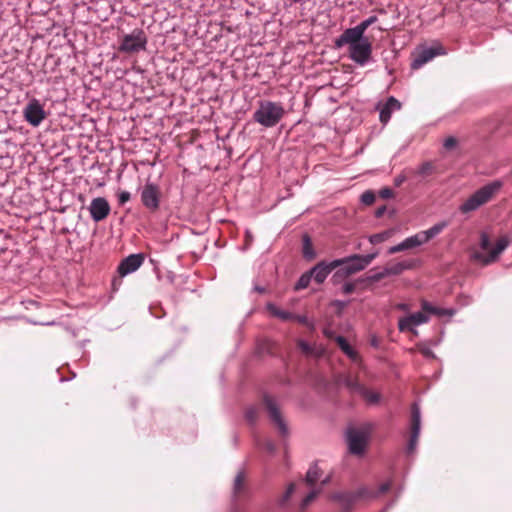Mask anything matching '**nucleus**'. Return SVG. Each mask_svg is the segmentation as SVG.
I'll list each match as a JSON object with an SVG mask.
<instances>
[{
  "label": "nucleus",
  "instance_id": "1",
  "mask_svg": "<svg viewBox=\"0 0 512 512\" xmlns=\"http://www.w3.org/2000/svg\"><path fill=\"white\" fill-rule=\"evenodd\" d=\"M377 255V252L366 255L352 254L332 260V267H335V269L338 268L332 276L333 283L338 284L344 279L363 271Z\"/></svg>",
  "mask_w": 512,
  "mask_h": 512
},
{
  "label": "nucleus",
  "instance_id": "2",
  "mask_svg": "<svg viewBox=\"0 0 512 512\" xmlns=\"http://www.w3.org/2000/svg\"><path fill=\"white\" fill-rule=\"evenodd\" d=\"M503 187L501 180H494L477 189L460 206L459 211L462 214H468L478 210L483 205L490 202Z\"/></svg>",
  "mask_w": 512,
  "mask_h": 512
},
{
  "label": "nucleus",
  "instance_id": "3",
  "mask_svg": "<svg viewBox=\"0 0 512 512\" xmlns=\"http://www.w3.org/2000/svg\"><path fill=\"white\" fill-rule=\"evenodd\" d=\"M503 187L501 180H494L477 189L460 206L459 211L462 214H468L478 210L483 205L490 202Z\"/></svg>",
  "mask_w": 512,
  "mask_h": 512
},
{
  "label": "nucleus",
  "instance_id": "4",
  "mask_svg": "<svg viewBox=\"0 0 512 512\" xmlns=\"http://www.w3.org/2000/svg\"><path fill=\"white\" fill-rule=\"evenodd\" d=\"M285 109L281 102L261 100L253 113V120L263 127L276 126L284 117Z\"/></svg>",
  "mask_w": 512,
  "mask_h": 512
},
{
  "label": "nucleus",
  "instance_id": "5",
  "mask_svg": "<svg viewBox=\"0 0 512 512\" xmlns=\"http://www.w3.org/2000/svg\"><path fill=\"white\" fill-rule=\"evenodd\" d=\"M371 426L349 428L346 432L349 452L353 455H362L370 438Z\"/></svg>",
  "mask_w": 512,
  "mask_h": 512
},
{
  "label": "nucleus",
  "instance_id": "6",
  "mask_svg": "<svg viewBox=\"0 0 512 512\" xmlns=\"http://www.w3.org/2000/svg\"><path fill=\"white\" fill-rule=\"evenodd\" d=\"M339 382L347 388L350 394L361 396L368 404H376L380 400L379 393L369 390L349 374L341 375Z\"/></svg>",
  "mask_w": 512,
  "mask_h": 512
},
{
  "label": "nucleus",
  "instance_id": "7",
  "mask_svg": "<svg viewBox=\"0 0 512 512\" xmlns=\"http://www.w3.org/2000/svg\"><path fill=\"white\" fill-rule=\"evenodd\" d=\"M147 36L143 29L136 28L131 33L125 34L120 42L119 51L124 53H137L145 50Z\"/></svg>",
  "mask_w": 512,
  "mask_h": 512
},
{
  "label": "nucleus",
  "instance_id": "8",
  "mask_svg": "<svg viewBox=\"0 0 512 512\" xmlns=\"http://www.w3.org/2000/svg\"><path fill=\"white\" fill-rule=\"evenodd\" d=\"M446 54L447 51L445 47L442 46L440 43H435L430 47H422L416 52L411 62V68L414 70L420 69L422 66H424L426 63L434 59L436 56Z\"/></svg>",
  "mask_w": 512,
  "mask_h": 512
},
{
  "label": "nucleus",
  "instance_id": "9",
  "mask_svg": "<svg viewBox=\"0 0 512 512\" xmlns=\"http://www.w3.org/2000/svg\"><path fill=\"white\" fill-rule=\"evenodd\" d=\"M447 226L448 222L442 221L436 223L435 225H433L432 227L425 231H420L417 234L406 238L404 242L407 245V249H412L427 243L429 240L440 234Z\"/></svg>",
  "mask_w": 512,
  "mask_h": 512
},
{
  "label": "nucleus",
  "instance_id": "10",
  "mask_svg": "<svg viewBox=\"0 0 512 512\" xmlns=\"http://www.w3.org/2000/svg\"><path fill=\"white\" fill-rule=\"evenodd\" d=\"M421 431V411L417 403L411 406L410 439L406 447L407 454H413L416 450Z\"/></svg>",
  "mask_w": 512,
  "mask_h": 512
},
{
  "label": "nucleus",
  "instance_id": "11",
  "mask_svg": "<svg viewBox=\"0 0 512 512\" xmlns=\"http://www.w3.org/2000/svg\"><path fill=\"white\" fill-rule=\"evenodd\" d=\"M161 191L157 184L147 182L140 191L141 203L151 212H155L160 206Z\"/></svg>",
  "mask_w": 512,
  "mask_h": 512
},
{
  "label": "nucleus",
  "instance_id": "12",
  "mask_svg": "<svg viewBox=\"0 0 512 512\" xmlns=\"http://www.w3.org/2000/svg\"><path fill=\"white\" fill-rule=\"evenodd\" d=\"M349 57L360 66H365L372 55V44L368 38L352 45L348 49Z\"/></svg>",
  "mask_w": 512,
  "mask_h": 512
},
{
  "label": "nucleus",
  "instance_id": "13",
  "mask_svg": "<svg viewBox=\"0 0 512 512\" xmlns=\"http://www.w3.org/2000/svg\"><path fill=\"white\" fill-rule=\"evenodd\" d=\"M24 119L32 126H39L47 114L38 99H31L23 109Z\"/></svg>",
  "mask_w": 512,
  "mask_h": 512
},
{
  "label": "nucleus",
  "instance_id": "14",
  "mask_svg": "<svg viewBox=\"0 0 512 512\" xmlns=\"http://www.w3.org/2000/svg\"><path fill=\"white\" fill-rule=\"evenodd\" d=\"M264 404L267 408L271 421L277 426L279 433L282 436H286L288 434V427L281 416L276 401L272 397L265 395Z\"/></svg>",
  "mask_w": 512,
  "mask_h": 512
},
{
  "label": "nucleus",
  "instance_id": "15",
  "mask_svg": "<svg viewBox=\"0 0 512 512\" xmlns=\"http://www.w3.org/2000/svg\"><path fill=\"white\" fill-rule=\"evenodd\" d=\"M366 38L367 37L364 36V33L357 26L348 28L344 30L339 37L336 38L335 47L342 48L345 45L350 47Z\"/></svg>",
  "mask_w": 512,
  "mask_h": 512
},
{
  "label": "nucleus",
  "instance_id": "16",
  "mask_svg": "<svg viewBox=\"0 0 512 512\" xmlns=\"http://www.w3.org/2000/svg\"><path fill=\"white\" fill-rule=\"evenodd\" d=\"M428 321L429 317L425 313L416 312L400 319L398 322V328L401 332L411 331L416 334L417 331L414 329V327L427 323Z\"/></svg>",
  "mask_w": 512,
  "mask_h": 512
},
{
  "label": "nucleus",
  "instance_id": "17",
  "mask_svg": "<svg viewBox=\"0 0 512 512\" xmlns=\"http://www.w3.org/2000/svg\"><path fill=\"white\" fill-rule=\"evenodd\" d=\"M89 212L95 222H100L109 215L110 205L105 198L97 197L91 201Z\"/></svg>",
  "mask_w": 512,
  "mask_h": 512
},
{
  "label": "nucleus",
  "instance_id": "18",
  "mask_svg": "<svg viewBox=\"0 0 512 512\" xmlns=\"http://www.w3.org/2000/svg\"><path fill=\"white\" fill-rule=\"evenodd\" d=\"M376 109L379 111V119L386 125L391 119L393 112L401 109V103L393 96H390L385 103H378Z\"/></svg>",
  "mask_w": 512,
  "mask_h": 512
},
{
  "label": "nucleus",
  "instance_id": "19",
  "mask_svg": "<svg viewBox=\"0 0 512 512\" xmlns=\"http://www.w3.org/2000/svg\"><path fill=\"white\" fill-rule=\"evenodd\" d=\"M143 261V254H131L120 262L117 271L121 277H124L135 272L142 265Z\"/></svg>",
  "mask_w": 512,
  "mask_h": 512
},
{
  "label": "nucleus",
  "instance_id": "20",
  "mask_svg": "<svg viewBox=\"0 0 512 512\" xmlns=\"http://www.w3.org/2000/svg\"><path fill=\"white\" fill-rule=\"evenodd\" d=\"M509 239L507 236H503L496 242L495 247L492 249L488 256H484L480 252L473 253L472 257L475 260H479L484 264H489L496 260V258L509 246Z\"/></svg>",
  "mask_w": 512,
  "mask_h": 512
},
{
  "label": "nucleus",
  "instance_id": "21",
  "mask_svg": "<svg viewBox=\"0 0 512 512\" xmlns=\"http://www.w3.org/2000/svg\"><path fill=\"white\" fill-rule=\"evenodd\" d=\"M369 488L360 487L355 492L342 493L334 496L339 500L341 505L346 509H350L359 499L368 498Z\"/></svg>",
  "mask_w": 512,
  "mask_h": 512
},
{
  "label": "nucleus",
  "instance_id": "22",
  "mask_svg": "<svg viewBox=\"0 0 512 512\" xmlns=\"http://www.w3.org/2000/svg\"><path fill=\"white\" fill-rule=\"evenodd\" d=\"M333 270H335V267H332V261H320L308 272L317 284H322Z\"/></svg>",
  "mask_w": 512,
  "mask_h": 512
},
{
  "label": "nucleus",
  "instance_id": "23",
  "mask_svg": "<svg viewBox=\"0 0 512 512\" xmlns=\"http://www.w3.org/2000/svg\"><path fill=\"white\" fill-rule=\"evenodd\" d=\"M421 308H422L423 312L429 313V314H432V315H435L438 317H443V316L452 317L456 313V310L453 308H439V307L434 306L432 303H430L426 300H422Z\"/></svg>",
  "mask_w": 512,
  "mask_h": 512
},
{
  "label": "nucleus",
  "instance_id": "24",
  "mask_svg": "<svg viewBox=\"0 0 512 512\" xmlns=\"http://www.w3.org/2000/svg\"><path fill=\"white\" fill-rule=\"evenodd\" d=\"M416 264L415 260H404L396 263H389L386 266V273L390 275H399L405 270L412 269Z\"/></svg>",
  "mask_w": 512,
  "mask_h": 512
},
{
  "label": "nucleus",
  "instance_id": "25",
  "mask_svg": "<svg viewBox=\"0 0 512 512\" xmlns=\"http://www.w3.org/2000/svg\"><path fill=\"white\" fill-rule=\"evenodd\" d=\"M335 341L338 344L339 348L348 358H350L354 362L358 360V353L350 346L345 337L341 335L336 336Z\"/></svg>",
  "mask_w": 512,
  "mask_h": 512
},
{
  "label": "nucleus",
  "instance_id": "26",
  "mask_svg": "<svg viewBox=\"0 0 512 512\" xmlns=\"http://www.w3.org/2000/svg\"><path fill=\"white\" fill-rule=\"evenodd\" d=\"M266 309L275 317L283 320V321H290L292 319H294L295 317V314L291 313V312H288V311H285V310H281L279 309L275 304L273 303H267L266 305Z\"/></svg>",
  "mask_w": 512,
  "mask_h": 512
},
{
  "label": "nucleus",
  "instance_id": "27",
  "mask_svg": "<svg viewBox=\"0 0 512 512\" xmlns=\"http://www.w3.org/2000/svg\"><path fill=\"white\" fill-rule=\"evenodd\" d=\"M303 256L308 260H312L316 256V253L311 244V240L307 235L303 237Z\"/></svg>",
  "mask_w": 512,
  "mask_h": 512
},
{
  "label": "nucleus",
  "instance_id": "28",
  "mask_svg": "<svg viewBox=\"0 0 512 512\" xmlns=\"http://www.w3.org/2000/svg\"><path fill=\"white\" fill-rule=\"evenodd\" d=\"M320 477V469L315 464L309 468L306 473L305 481L309 485H314Z\"/></svg>",
  "mask_w": 512,
  "mask_h": 512
},
{
  "label": "nucleus",
  "instance_id": "29",
  "mask_svg": "<svg viewBox=\"0 0 512 512\" xmlns=\"http://www.w3.org/2000/svg\"><path fill=\"white\" fill-rule=\"evenodd\" d=\"M312 278L309 274V272H305L303 273L300 278L298 279V281L296 282L295 286H294V289L296 291H299V290H302V289H305L308 287L309 283L311 282Z\"/></svg>",
  "mask_w": 512,
  "mask_h": 512
},
{
  "label": "nucleus",
  "instance_id": "30",
  "mask_svg": "<svg viewBox=\"0 0 512 512\" xmlns=\"http://www.w3.org/2000/svg\"><path fill=\"white\" fill-rule=\"evenodd\" d=\"M434 171V166L431 162H424L417 169V174L422 177L430 176Z\"/></svg>",
  "mask_w": 512,
  "mask_h": 512
},
{
  "label": "nucleus",
  "instance_id": "31",
  "mask_svg": "<svg viewBox=\"0 0 512 512\" xmlns=\"http://www.w3.org/2000/svg\"><path fill=\"white\" fill-rule=\"evenodd\" d=\"M390 488H391V483L390 482L383 483V484L380 485V487H379L377 492H374V491L369 489V493H368L367 497L368 498H376L380 494H383V493H386L387 491H389Z\"/></svg>",
  "mask_w": 512,
  "mask_h": 512
},
{
  "label": "nucleus",
  "instance_id": "32",
  "mask_svg": "<svg viewBox=\"0 0 512 512\" xmlns=\"http://www.w3.org/2000/svg\"><path fill=\"white\" fill-rule=\"evenodd\" d=\"M378 18L377 16L375 15H372L370 16L369 18L363 20L362 22H360L358 25H356L358 28H360V30L365 33V31L367 30V28L369 26H371L372 24H374L375 22H377Z\"/></svg>",
  "mask_w": 512,
  "mask_h": 512
},
{
  "label": "nucleus",
  "instance_id": "33",
  "mask_svg": "<svg viewBox=\"0 0 512 512\" xmlns=\"http://www.w3.org/2000/svg\"><path fill=\"white\" fill-rule=\"evenodd\" d=\"M258 417V410L255 407H249L246 410L245 418L250 424H254Z\"/></svg>",
  "mask_w": 512,
  "mask_h": 512
},
{
  "label": "nucleus",
  "instance_id": "34",
  "mask_svg": "<svg viewBox=\"0 0 512 512\" xmlns=\"http://www.w3.org/2000/svg\"><path fill=\"white\" fill-rule=\"evenodd\" d=\"M375 201V194L371 190H367L361 195V202L365 205H371Z\"/></svg>",
  "mask_w": 512,
  "mask_h": 512
},
{
  "label": "nucleus",
  "instance_id": "35",
  "mask_svg": "<svg viewBox=\"0 0 512 512\" xmlns=\"http://www.w3.org/2000/svg\"><path fill=\"white\" fill-rule=\"evenodd\" d=\"M388 237H389V232L385 231L382 233H377V234L371 235L369 238V241L372 244H378V243H381L384 240H386Z\"/></svg>",
  "mask_w": 512,
  "mask_h": 512
},
{
  "label": "nucleus",
  "instance_id": "36",
  "mask_svg": "<svg viewBox=\"0 0 512 512\" xmlns=\"http://www.w3.org/2000/svg\"><path fill=\"white\" fill-rule=\"evenodd\" d=\"M243 480H244V474H243V472H239L236 475L235 480H234V486H233L234 494H237L241 490Z\"/></svg>",
  "mask_w": 512,
  "mask_h": 512
},
{
  "label": "nucleus",
  "instance_id": "37",
  "mask_svg": "<svg viewBox=\"0 0 512 512\" xmlns=\"http://www.w3.org/2000/svg\"><path fill=\"white\" fill-rule=\"evenodd\" d=\"M293 320H294V321H297V322H298V323H300V324H303V325L307 326V327H308V328H310V329H314V323H313V322H311V321L307 318V316H305V315H297V314H295V317H294V319H293Z\"/></svg>",
  "mask_w": 512,
  "mask_h": 512
},
{
  "label": "nucleus",
  "instance_id": "38",
  "mask_svg": "<svg viewBox=\"0 0 512 512\" xmlns=\"http://www.w3.org/2000/svg\"><path fill=\"white\" fill-rule=\"evenodd\" d=\"M319 490H312L303 500L301 503V508L304 509L307 507L318 495Z\"/></svg>",
  "mask_w": 512,
  "mask_h": 512
},
{
  "label": "nucleus",
  "instance_id": "39",
  "mask_svg": "<svg viewBox=\"0 0 512 512\" xmlns=\"http://www.w3.org/2000/svg\"><path fill=\"white\" fill-rule=\"evenodd\" d=\"M294 490H295V485L293 483L289 484L285 494L281 498V501H280L281 505H283L285 502H287L289 500V498L293 494Z\"/></svg>",
  "mask_w": 512,
  "mask_h": 512
},
{
  "label": "nucleus",
  "instance_id": "40",
  "mask_svg": "<svg viewBox=\"0 0 512 512\" xmlns=\"http://www.w3.org/2000/svg\"><path fill=\"white\" fill-rule=\"evenodd\" d=\"M294 490H295V485L293 483L289 484L285 494L281 498V501H280L281 505H283L285 502H287L289 500V498L293 494Z\"/></svg>",
  "mask_w": 512,
  "mask_h": 512
},
{
  "label": "nucleus",
  "instance_id": "41",
  "mask_svg": "<svg viewBox=\"0 0 512 512\" xmlns=\"http://www.w3.org/2000/svg\"><path fill=\"white\" fill-rule=\"evenodd\" d=\"M404 250H408V249H407V245L405 244V242L403 240L401 243H399V244H397L395 246L390 247L389 250H388V253L389 254H395L397 252H401V251H404Z\"/></svg>",
  "mask_w": 512,
  "mask_h": 512
},
{
  "label": "nucleus",
  "instance_id": "42",
  "mask_svg": "<svg viewBox=\"0 0 512 512\" xmlns=\"http://www.w3.org/2000/svg\"><path fill=\"white\" fill-rule=\"evenodd\" d=\"M341 290L344 295H349L355 291V284L353 282H346L342 285Z\"/></svg>",
  "mask_w": 512,
  "mask_h": 512
},
{
  "label": "nucleus",
  "instance_id": "43",
  "mask_svg": "<svg viewBox=\"0 0 512 512\" xmlns=\"http://www.w3.org/2000/svg\"><path fill=\"white\" fill-rule=\"evenodd\" d=\"M386 276H389V274H388V273H386V266H385V267H384V269H383L382 271L377 272V273H375V274L371 275V276L369 277V280H371V281H373V282H377V281H379V280L383 279V278H384V277H386Z\"/></svg>",
  "mask_w": 512,
  "mask_h": 512
},
{
  "label": "nucleus",
  "instance_id": "44",
  "mask_svg": "<svg viewBox=\"0 0 512 512\" xmlns=\"http://www.w3.org/2000/svg\"><path fill=\"white\" fill-rule=\"evenodd\" d=\"M298 347L305 354H309L312 351V348H311L310 344L307 341H305V340H299L298 341Z\"/></svg>",
  "mask_w": 512,
  "mask_h": 512
},
{
  "label": "nucleus",
  "instance_id": "45",
  "mask_svg": "<svg viewBox=\"0 0 512 512\" xmlns=\"http://www.w3.org/2000/svg\"><path fill=\"white\" fill-rule=\"evenodd\" d=\"M457 145V139L455 137H448L445 139L444 141V147L447 149V150H451L453 148H455Z\"/></svg>",
  "mask_w": 512,
  "mask_h": 512
},
{
  "label": "nucleus",
  "instance_id": "46",
  "mask_svg": "<svg viewBox=\"0 0 512 512\" xmlns=\"http://www.w3.org/2000/svg\"><path fill=\"white\" fill-rule=\"evenodd\" d=\"M131 198V194L128 191H122L118 195V201L120 205H124Z\"/></svg>",
  "mask_w": 512,
  "mask_h": 512
},
{
  "label": "nucleus",
  "instance_id": "47",
  "mask_svg": "<svg viewBox=\"0 0 512 512\" xmlns=\"http://www.w3.org/2000/svg\"><path fill=\"white\" fill-rule=\"evenodd\" d=\"M393 191L391 188L385 187L379 191V196L383 199H390L393 197Z\"/></svg>",
  "mask_w": 512,
  "mask_h": 512
},
{
  "label": "nucleus",
  "instance_id": "48",
  "mask_svg": "<svg viewBox=\"0 0 512 512\" xmlns=\"http://www.w3.org/2000/svg\"><path fill=\"white\" fill-rule=\"evenodd\" d=\"M490 245L489 237L486 233H482L480 236V246L483 250H486Z\"/></svg>",
  "mask_w": 512,
  "mask_h": 512
},
{
  "label": "nucleus",
  "instance_id": "49",
  "mask_svg": "<svg viewBox=\"0 0 512 512\" xmlns=\"http://www.w3.org/2000/svg\"><path fill=\"white\" fill-rule=\"evenodd\" d=\"M265 449L268 452L273 453L275 451V444L272 441H266Z\"/></svg>",
  "mask_w": 512,
  "mask_h": 512
},
{
  "label": "nucleus",
  "instance_id": "50",
  "mask_svg": "<svg viewBox=\"0 0 512 512\" xmlns=\"http://www.w3.org/2000/svg\"><path fill=\"white\" fill-rule=\"evenodd\" d=\"M406 180L405 176L399 175L394 179L395 186H400Z\"/></svg>",
  "mask_w": 512,
  "mask_h": 512
},
{
  "label": "nucleus",
  "instance_id": "51",
  "mask_svg": "<svg viewBox=\"0 0 512 512\" xmlns=\"http://www.w3.org/2000/svg\"><path fill=\"white\" fill-rule=\"evenodd\" d=\"M422 351V354L425 356V357H434V353L432 352L431 349L429 348H424L421 350Z\"/></svg>",
  "mask_w": 512,
  "mask_h": 512
},
{
  "label": "nucleus",
  "instance_id": "52",
  "mask_svg": "<svg viewBox=\"0 0 512 512\" xmlns=\"http://www.w3.org/2000/svg\"><path fill=\"white\" fill-rule=\"evenodd\" d=\"M386 211V207L385 206H381L379 207L376 212H375V216L376 217H381Z\"/></svg>",
  "mask_w": 512,
  "mask_h": 512
},
{
  "label": "nucleus",
  "instance_id": "53",
  "mask_svg": "<svg viewBox=\"0 0 512 512\" xmlns=\"http://www.w3.org/2000/svg\"><path fill=\"white\" fill-rule=\"evenodd\" d=\"M397 308L400 309V310H407L408 309V305L405 304V303H400L397 305Z\"/></svg>",
  "mask_w": 512,
  "mask_h": 512
},
{
  "label": "nucleus",
  "instance_id": "54",
  "mask_svg": "<svg viewBox=\"0 0 512 512\" xmlns=\"http://www.w3.org/2000/svg\"><path fill=\"white\" fill-rule=\"evenodd\" d=\"M256 291H258L259 293H263L265 291V289L263 287H255Z\"/></svg>",
  "mask_w": 512,
  "mask_h": 512
},
{
  "label": "nucleus",
  "instance_id": "55",
  "mask_svg": "<svg viewBox=\"0 0 512 512\" xmlns=\"http://www.w3.org/2000/svg\"><path fill=\"white\" fill-rule=\"evenodd\" d=\"M328 482H329V477H327L326 479H324V480L322 481V484L324 485V484H326V483H328Z\"/></svg>",
  "mask_w": 512,
  "mask_h": 512
},
{
  "label": "nucleus",
  "instance_id": "56",
  "mask_svg": "<svg viewBox=\"0 0 512 512\" xmlns=\"http://www.w3.org/2000/svg\"><path fill=\"white\" fill-rule=\"evenodd\" d=\"M246 237L247 239H251V234L248 231L246 232Z\"/></svg>",
  "mask_w": 512,
  "mask_h": 512
},
{
  "label": "nucleus",
  "instance_id": "57",
  "mask_svg": "<svg viewBox=\"0 0 512 512\" xmlns=\"http://www.w3.org/2000/svg\"><path fill=\"white\" fill-rule=\"evenodd\" d=\"M294 3H299L301 2L302 0H292Z\"/></svg>",
  "mask_w": 512,
  "mask_h": 512
}]
</instances>
